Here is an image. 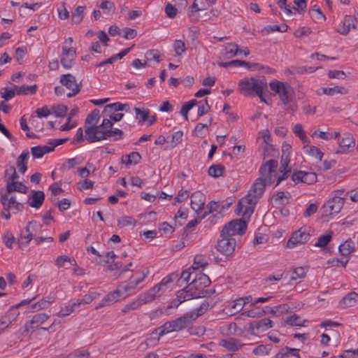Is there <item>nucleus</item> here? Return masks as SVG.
Segmentation results:
<instances>
[{"mask_svg": "<svg viewBox=\"0 0 358 358\" xmlns=\"http://www.w3.org/2000/svg\"><path fill=\"white\" fill-rule=\"evenodd\" d=\"M113 126L111 120L105 118L100 125L85 127V138L90 143L108 138L113 141L122 139L124 132L120 129H113Z\"/></svg>", "mask_w": 358, "mask_h": 358, "instance_id": "nucleus-1", "label": "nucleus"}, {"mask_svg": "<svg viewBox=\"0 0 358 358\" xmlns=\"http://www.w3.org/2000/svg\"><path fill=\"white\" fill-rule=\"evenodd\" d=\"M208 306V302H203L199 308H196L195 311L187 313L176 320L165 322L162 326L158 327L156 331L159 336H162L173 331L183 330L197 317L203 315L207 310Z\"/></svg>", "mask_w": 358, "mask_h": 358, "instance_id": "nucleus-2", "label": "nucleus"}, {"mask_svg": "<svg viewBox=\"0 0 358 358\" xmlns=\"http://www.w3.org/2000/svg\"><path fill=\"white\" fill-rule=\"evenodd\" d=\"M266 185H270L264 181L262 178H257L250 187L248 194L238 202L235 210L236 213L250 217L253 213L255 204L264 194Z\"/></svg>", "mask_w": 358, "mask_h": 358, "instance_id": "nucleus-3", "label": "nucleus"}, {"mask_svg": "<svg viewBox=\"0 0 358 358\" xmlns=\"http://www.w3.org/2000/svg\"><path fill=\"white\" fill-rule=\"evenodd\" d=\"M210 280L209 277L202 273H195L193 280L184 289L177 292L180 302H183L192 299L205 297L208 291L205 288L209 286Z\"/></svg>", "mask_w": 358, "mask_h": 358, "instance_id": "nucleus-4", "label": "nucleus"}, {"mask_svg": "<svg viewBox=\"0 0 358 358\" xmlns=\"http://www.w3.org/2000/svg\"><path fill=\"white\" fill-rule=\"evenodd\" d=\"M238 87L243 95L248 96L255 93H260L261 90H267V83L264 79L244 78L238 83Z\"/></svg>", "mask_w": 358, "mask_h": 358, "instance_id": "nucleus-5", "label": "nucleus"}, {"mask_svg": "<svg viewBox=\"0 0 358 358\" xmlns=\"http://www.w3.org/2000/svg\"><path fill=\"white\" fill-rule=\"evenodd\" d=\"M43 225L35 220L29 222L24 230L21 231V239H25V242L19 241V248L22 245L27 246L34 237L37 236L42 232Z\"/></svg>", "mask_w": 358, "mask_h": 358, "instance_id": "nucleus-6", "label": "nucleus"}, {"mask_svg": "<svg viewBox=\"0 0 358 358\" xmlns=\"http://www.w3.org/2000/svg\"><path fill=\"white\" fill-rule=\"evenodd\" d=\"M247 229V222L242 219L233 220L224 226L221 231L222 236L232 237L243 235Z\"/></svg>", "mask_w": 358, "mask_h": 358, "instance_id": "nucleus-7", "label": "nucleus"}, {"mask_svg": "<svg viewBox=\"0 0 358 358\" xmlns=\"http://www.w3.org/2000/svg\"><path fill=\"white\" fill-rule=\"evenodd\" d=\"M278 164L275 159H270L263 164L259 169V178H262L267 184L271 185L275 177Z\"/></svg>", "mask_w": 358, "mask_h": 358, "instance_id": "nucleus-8", "label": "nucleus"}, {"mask_svg": "<svg viewBox=\"0 0 358 358\" xmlns=\"http://www.w3.org/2000/svg\"><path fill=\"white\" fill-rule=\"evenodd\" d=\"M270 88L279 95L280 101L284 104L289 103V96L292 92V88L288 83L273 80L269 84Z\"/></svg>", "mask_w": 358, "mask_h": 358, "instance_id": "nucleus-9", "label": "nucleus"}, {"mask_svg": "<svg viewBox=\"0 0 358 358\" xmlns=\"http://www.w3.org/2000/svg\"><path fill=\"white\" fill-rule=\"evenodd\" d=\"M344 204V198L338 195H334L327 203H325L322 209L324 210V216H333L338 214Z\"/></svg>", "mask_w": 358, "mask_h": 358, "instance_id": "nucleus-10", "label": "nucleus"}, {"mask_svg": "<svg viewBox=\"0 0 358 358\" xmlns=\"http://www.w3.org/2000/svg\"><path fill=\"white\" fill-rule=\"evenodd\" d=\"M60 83L71 92L67 94L69 98L73 97L80 91V84H78L76 77L72 74L67 73L62 75L59 80Z\"/></svg>", "mask_w": 358, "mask_h": 358, "instance_id": "nucleus-11", "label": "nucleus"}, {"mask_svg": "<svg viewBox=\"0 0 358 358\" xmlns=\"http://www.w3.org/2000/svg\"><path fill=\"white\" fill-rule=\"evenodd\" d=\"M221 239L218 241L217 244V250L224 255H231L234 250L236 245L235 238L227 236H222L220 234Z\"/></svg>", "mask_w": 358, "mask_h": 358, "instance_id": "nucleus-12", "label": "nucleus"}, {"mask_svg": "<svg viewBox=\"0 0 358 358\" xmlns=\"http://www.w3.org/2000/svg\"><path fill=\"white\" fill-rule=\"evenodd\" d=\"M273 321L268 318H263L259 320H255L249 324L248 331L250 334L257 336L273 327Z\"/></svg>", "mask_w": 358, "mask_h": 358, "instance_id": "nucleus-13", "label": "nucleus"}, {"mask_svg": "<svg viewBox=\"0 0 358 358\" xmlns=\"http://www.w3.org/2000/svg\"><path fill=\"white\" fill-rule=\"evenodd\" d=\"M310 238V234L303 228L299 229L292 233L291 237L287 242V247L293 248L297 245H301L306 243Z\"/></svg>", "mask_w": 358, "mask_h": 358, "instance_id": "nucleus-14", "label": "nucleus"}, {"mask_svg": "<svg viewBox=\"0 0 358 358\" xmlns=\"http://www.w3.org/2000/svg\"><path fill=\"white\" fill-rule=\"evenodd\" d=\"M76 57V51L74 48L62 47L61 64L66 69H71L73 61Z\"/></svg>", "mask_w": 358, "mask_h": 358, "instance_id": "nucleus-15", "label": "nucleus"}, {"mask_svg": "<svg viewBox=\"0 0 358 358\" xmlns=\"http://www.w3.org/2000/svg\"><path fill=\"white\" fill-rule=\"evenodd\" d=\"M355 22V17H352L351 15H347L345 16L343 20L339 24L337 29V31L343 35L346 36L349 34L350 29H356L357 25Z\"/></svg>", "mask_w": 358, "mask_h": 358, "instance_id": "nucleus-16", "label": "nucleus"}, {"mask_svg": "<svg viewBox=\"0 0 358 358\" xmlns=\"http://www.w3.org/2000/svg\"><path fill=\"white\" fill-rule=\"evenodd\" d=\"M49 318V315L45 313H39L35 315L32 319L24 325V331L29 332V329H36L41 324L44 323Z\"/></svg>", "mask_w": 358, "mask_h": 358, "instance_id": "nucleus-17", "label": "nucleus"}, {"mask_svg": "<svg viewBox=\"0 0 358 358\" xmlns=\"http://www.w3.org/2000/svg\"><path fill=\"white\" fill-rule=\"evenodd\" d=\"M31 196H29V205L36 209L41 208L45 200V194L43 191L31 190Z\"/></svg>", "mask_w": 358, "mask_h": 358, "instance_id": "nucleus-18", "label": "nucleus"}, {"mask_svg": "<svg viewBox=\"0 0 358 358\" xmlns=\"http://www.w3.org/2000/svg\"><path fill=\"white\" fill-rule=\"evenodd\" d=\"M355 145V140L349 134H345L339 143V148L337 153H347L350 151Z\"/></svg>", "mask_w": 358, "mask_h": 358, "instance_id": "nucleus-19", "label": "nucleus"}, {"mask_svg": "<svg viewBox=\"0 0 358 358\" xmlns=\"http://www.w3.org/2000/svg\"><path fill=\"white\" fill-rule=\"evenodd\" d=\"M123 299L120 294V290L117 288L114 292H110L101 300V301L97 305L96 308H99L106 306L111 305L120 299Z\"/></svg>", "mask_w": 358, "mask_h": 358, "instance_id": "nucleus-20", "label": "nucleus"}, {"mask_svg": "<svg viewBox=\"0 0 358 358\" xmlns=\"http://www.w3.org/2000/svg\"><path fill=\"white\" fill-rule=\"evenodd\" d=\"M8 193L1 195V203L5 202V204L10 206V208L13 207L17 212L22 211L24 208V205L16 201V197L11 196L10 197L8 195Z\"/></svg>", "mask_w": 358, "mask_h": 358, "instance_id": "nucleus-21", "label": "nucleus"}, {"mask_svg": "<svg viewBox=\"0 0 358 358\" xmlns=\"http://www.w3.org/2000/svg\"><path fill=\"white\" fill-rule=\"evenodd\" d=\"M29 157V151L24 150L17 159L16 164L18 171L24 174L27 170V163Z\"/></svg>", "mask_w": 358, "mask_h": 358, "instance_id": "nucleus-22", "label": "nucleus"}, {"mask_svg": "<svg viewBox=\"0 0 358 358\" xmlns=\"http://www.w3.org/2000/svg\"><path fill=\"white\" fill-rule=\"evenodd\" d=\"M203 195L200 192H195L192 194L191 208L197 213L203 210L204 202L202 201Z\"/></svg>", "mask_w": 358, "mask_h": 358, "instance_id": "nucleus-23", "label": "nucleus"}, {"mask_svg": "<svg viewBox=\"0 0 358 358\" xmlns=\"http://www.w3.org/2000/svg\"><path fill=\"white\" fill-rule=\"evenodd\" d=\"M162 293H159L154 286L151 289H150L144 294L140 295L138 298V300L142 306L143 304L151 302L155 299L156 296H159Z\"/></svg>", "mask_w": 358, "mask_h": 358, "instance_id": "nucleus-24", "label": "nucleus"}, {"mask_svg": "<svg viewBox=\"0 0 358 358\" xmlns=\"http://www.w3.org/2000/svg\"><path fill=\"white\" fill-rule=\"evenodd\" d=\"M222 331L223 334L230 336H241L243 333V330L238 327L235 322H231L222 327Z\"/></svg>", "mask_w": 358, "mask_h": 358, "instance_id": "nucleus-25", "label": "nucleus"}, {"mask_svg": "<svg viewBox=\"0 0 358 358\" xmlns=\"http://www.w3.org/2000/svg\"><path fill=\"white\" fill-rule=\"evenodd\" d=\"M223 55L227 58H231L241 54V50L239 49L238 45L234 43H227L224 46Z\"/></svg>", "mask_w": 358, "mask_h": 358, "instance_id": "nucleus-26", "label": "nucleus"}, {"mask_svg": "<svg viewBox=\"0 0 358 358\" xmlns=\"http://www.w3.org/2000/svg\"><path fill=\"white\" fill-rule=\"evenodd\" d=\"M141 159V155L137 152H132L129 155L122 157V162L127 166L136 165L139 163Z\"/></svg>", "mask_w": 358, "mask_h": 358, "instance_id": "nucleus-27", "label": "nucleus"}, {"mask_svg": "<svg viewBox=\"0 0 358 358\" xmlns=\"http://www.w3.org/2000/svg\"><path fill=\"white\" fill-rule=\"evenodd\" d=\"M28 191V187L24 185L22 182L16 181L6 185L7 193H11L13 192H18L20 193L26 194Z\"/></svg>", "mask_w": 358, "mask_h": 358, "instance_id": "nucleus-28", "label": "nucleus"}, {"mask_svg": "<svg viewBox=\"0 0 358 358\" xmlns=\"http://www.w3.org/2000/svg\"><path fill=\"white\" fill-rule=\"evenodd\" d=\"M299 349L286 347L281 352L277 354V358H300Z\"/></svg>", "mask_w": 358, "mask_h": 358, "instance_id": "nucleus-29", "label": "nucleus"}, {"mask_svg": "<svg viewBox=\"0 0 358 358\" xmlns=\"http://www.w3.org/2000/svg\"><path fill=\"white\" fill-rule=\"evenodd\" d=\"M127 104H123L120 102H115L113 103L108 104L105 106L103 114V115H110V113H115L116 111H121L124 110Z\"/></svg>", "mask_w": 358, "mask_h": 358, "instance_id": "nucleus-30", "label": "nucleus"}, {"mask_svg": "<svg viewBox=\"0 0 358 358\" xmlns=\"http://www.w3.org/2000/svg\"><path fill=\"white\" fill-rule=\"evenodd\" d=\"M355 250V245L351 239L345 241L343 243L341 244L338 247V250L341 255L347 256L352 253Z\"/></svg>", "mask_w": 358, "mask_h": 358, "instance_id": "nucleus-31", "label": "nucleus"}, {"mask_svg": "<svg viewBox=\"0 0 358 358\" xmlns=\"http://www.w3.org/2000/svg\"><path fill=\"white\" fill-rule=\"evenodd\" d=\"M15 92L17 95H22V94H27L28 93H30L31 94H34L36 92L37 90V85H34L31 86L28 85H21V86H17L14 85Z\"/></svg>", "mask_w": 358, "mask_h": 358, "instance_id": "nucleus-32", "label": "nucleus"}, {"mask_svg": "<svg viewBox=\"0 0 358 358\" xmlns=\"http://www.w3.org/2000/svg\"><path fill=\"white\" fill-rule=\"evenodd\" d=\"M222 345L229 350H238L243 345L235 338H229L222 341Z\"/></svg>", "mask_w": 358, "mask_h": 358, "instance_id": "nucleus-33", "label": "nucleus"}, {"mask_svg": "<svg viewBox=\"0 0 358 358\" xmlns=\"http://www.w3.org/2000/svg\"><path fill=\"white\" fill-rule=\"evenodd\" d=\"M85 8V6H79L75 9L71 17V20L73 24H78L83 20Z\"/></svg>", "mask_w": 358, "mask_h": 358, "instance_id": "nucleus-34", "label": "nucleus"}, {"mask_svg": "<svg viewBox=\"0 0 358 358\" xmlns=\"http://www.w3.org/2000/svg\"><path fill=\"white\" fill-rule=\"evenodd\" d=\"M323 92L329 96H334L336 94H347L348 93V90L344 87L335 86L334 87L324 88Z\"/></svg>", "mask_w": 358, "mask_h": 358, "instance_id": "nucleus-35", "label": "nucleus"}, {"mask_svg": "<svg viewBox=\"0 0 358 358\" xmlns=\"http://www.w3.org/2000/svg\"><path fill=\"white\" fill-rule=\"evenodd\" d=\"M357 296L358 294L354 292L348 294L340 301V306L342 308L352 306L356 302L355 296Z\"/></svg>", "mask_w": 358, "mask_h": 358, "instance_id": "nucleus-36", "label": "nucleus"}, {"mask_svg": "<svg viewBox=\"0 0 358 358\" xmlns=\"http://www.w3.org/2000/svg\"><path fill=\"white\" fill-rule=\"evenodd\" d=\"M291 307L287 303L280 304L269 308V313L283 315L289 313Z\"/></svg>", "mask_w": 358, "mask_h": 358, "instance_id": "nucleus-37", "label": "nucleus"}, {"mask_svg": "<svg viewBox=\"0 0 358 358\" xmlns=\"http://www.w3.org/2000/svg\"><path fill=\"white\" fill-rule=\"evenodd\" d=\"M306 322V320H301L300 316L296 314L287 317L285 319V322L291 326L303 327Z\"/></svg>", "mask_w": 358, "mask_h": 358, "instance_id": "nucleus-38", "label": "nucleus"}, {"mask_svg": "<svg viewBox=\"0 0 358 358\" xmlns=\"http://www.w3.org/2000/svg\"><path fill=\"white\" fill-rule=\"evenodd\" d=\"M225 167L224 166L220 164H213L209 167L208 173L209 176L213 178H218L222 176Z\"/></svg>", "mask_w": 358, "mask_h": 358, "instance_id": "nucleus-39", "label": "nucleus"}, {"mask_svg": "<svg viewBox=\"0 0 358 358\" xmlns=\"http://www.w3.org/2000/svg\"><path fill=\"white\" fill-rule=\"evenodd\" d=\"M198 104V101L196 99L190 100L189 101L185 102L181 107L180 113L184 117L185 120H188V112L194 106Z\"/></svg>", "mask_w": 358, "mask_h": 358, "instance_id": "nucleus-40", "label": "nucleus"}, {"mask_svg": "<svg viewBox=\"0 0 358 358\" xmlns=\"http://www.w3.org/2000/svg\"><path fill=\"white\" fill-rule=\"evenodd\" d=\"M208 265L206 259L202 255H197L194 259V264L192 268L194 271H196L200 268H205Z\"/></svg>", "mask_w": 358, "mask_h": 358, "instance_id": "nucleus-41", "label": "nucleus"}, {"mask_svg": "<svg viewBox=\"0 0 358 358\" xmlns=\"http://www.w3.org/2000/svg\"><path fill=\"white\" fill-rule=\"evenodd\" d=\"M333 231H329L327 234L322 235L318 238L317 241L315 243V247L323 248L328 245L332 239Z\"/></svg>", "mask_w": 358, "mask_h": 358, "instance_id": "nucleus-42", "label": "nucleus"}, {"mask_svg": "<svg viewBox=\"0 0 358 358\" xmlns=\"http://www.w3.org/2000/svg\"><path fill=\"white\" fill-rule=\"evenodd\" d=\"M290 194L287 192V194L284 192H278L274 197V201L277 204L286 205L289 203Z\"/></svg>", "mask_w": 358, "mask_h": 358, "instance_id": "nucleus-43", "label": "nucleus"}, {"mask_svg": "<svg viewBox=\"0 0 358 358\" xmlns=\"http://www.w3.org/2000/svg\"><path fill=\"white\" fill-rule=\"evenodd\" d=\"M136 115V119L138 120V124H142L149 118V110L141 109L139 108H134Z\"/></svg>", "mask_w": 358, "mask_h": 358, "instance_id": "nucleus-44", "label": "nucleus"}, {"mask_svg": "<svg viewBox=\"0 0 358 358\" xmlns=\"http://www.w3.org/2000/svg\"><path fill=\"white\" fill-rule=\"evenodd\" d=\"M18 314V313H14L13 314L10 313V315L4 316L0 321V331L7 328L15 320Z\"/></svg>", "mask_w": 358, "mask_h": 358, "instance_id": "nucleus-45", "label": "nucleus"}, {"mask_svg": "<svg viewBox=\"0 0 358 358\" xmlns=\"http://www.w3.org/2000/svg\"><path fill=\"white\" fill-rule=\"evenodd\" d=\"M99 119V111L97 109L92 110L86 117L85 120V127L87 124L96 125Z\"/></svg>", "mask_w": 358, "mask_h": 358, "instance_id": "nucleus-46", "label": "nucleus"}, {"mask_svg": "<svg viewBox=\"0 0 358 358\" xmlns=\"http://www.w3.org/2000/svg\"><path fill=\"white\" fill-rule=\"evenodd\" d=\"M148 273L149 271L148 270L146 271V272H142L141 276L136 279H134V277L131 276L129 278V281L127 282L134 292L136 287L138 286V285H139L144 280L145 278L147 276Z\"/></svg>", "mask_w": 358, "mask_h": 358, "instance_id": "nucleus-47", "label": "nucleus"}, {"mask_svg": "<svg viewBox=\"0 0 358 358\" xmlns=\"http://www.w3.org/2000/svg\"><path fill=\"white\" fill-rule=\"evenodd\" d=\"M99 8L103 10L104 13L108 15L111 13H114L115 10V4L108 0L102 1L99 6Z\"/></svg>", "mask_w": 358, "mask_h": 358, "instance_id": "nucleus-48", "label": "nucleus"}, {"mask_svg": "<svg viewBox=\"0 0 358 358\" xmlns=\"http://www.w3.org/2000/svg\"><path fill=\"white\" fill-rule=\"evenodd\" d=\"M207 208L208 210L206 212L208 213V215L215 211L221 213L224 210V205H221V203L217 202L210 201L208 203Z\"/></svg>", "mask_w": 358, "mask_h": 358, "instance_id": "nucleus-49", "label": "nucleus"}, {"mask_svg": "<svg viewBox=\"0 0 358 358\" xmlns=\"http://www.w3.org/2000/svg\"><path fill=\"white\" fill-rule=\"evenodd\" d=\"M78 310H79V308L75 302L71 306H66L64 308H62L60 311L58 313V316L65 317Z\"/></svg>", "mask_w": 358, "mask_h": 358, "instance_id": "nucleus-50", "label": "nucleus"}, {"mask_svg": "<svg viewBox=\"0 0 358 358\" xmlns=\"http://www.w3.org/2000/svg\"><path fill=\"white\" fill-rule=\"evenodd\" d=\"M117 289L120 290V294L122 295V297H123V299L134 292V291L131 289V288L127 282H123L120 285H119L117 286Z\"/></svg>", "mask_w": 358, "mask_h": 358, "instance_id": "nucleus-51", "label": "nucleus"}, {"mask_svg": "<svg viewBox=\"0 0 358 358\" xmlns=\"http://www.w3.org/2000/svg\"><path fill=\"white\" fill-rule=\"evenodd\" d=\"M145 56L146 59L148 61L155 60L157 63H159L162 60L161 55L157 50H150L146 52Z\"/></svg>", "mask_w": 358, "mask_h": 358, "instance_id": "nucleus-52", "label": "nucleus"}, {"mask_svg": "<svg viewBox=\"0 0 358 358\" xmlns=\"http://www.w3.org/2000/svg\"><path fill=\"white\" fill-rule=\"evenodd\" d=\"M245 303L246 302L244 301L243 299H238L230 305V309L234 313L239 312L243 308Z\"/></svg>", "mask_w": 358, "mask_h": 358, "instance_id": "nucleus-53", "label": "nucleus"}, {"mask_svg": "<svg viewBox=\"0 0 358 358\" xmlns=\"http://www.w3.org/2000/svg\"><path fill=\"white\" fill-rule=\"evenodd\" d=\"M118 226L121 227H127L129 225H135L136 220L132 217L130 216H123L118 219L117 220Z\"/></svg>", "mask_w": 358, "mask_h": 358, "instance_id": "nucleus-54", "label": "nucleus"}, {"mask_svg": "<svg viewBox=\"0 0 358 358\" xmlns=\"http://www.w3.org/2000/svg\"><path fill=\"white\" fill-rule=\"evenodd\" d=\"M306 274V269L304 267H298L294 269L290 280L304 278Z\"/></svg>", "mask_w": 358, "mask_h": 358, "instance_id": "nucleus-55", "label": "nucleus"}, {"mask_svg": "<svg viewBox=\"0 0 358 358\" xmlns=\"http://www.w3.org/2000/svg\"><path fill=\"white\" fill-rule=\"evenodd\" d=\"M173 48L177 55H181L186 50L185 44L181 40H176L173 43Z\"/></svg>", "mask_w": 358, "mask_h": 358, "instance_id": "nucleus-56", "label": "nucleus"}, {"mask_svg": "<svg viewBox=\"0 0 358 358\" xmlns=\"http://www.w3.org/2000/svg\"><path fill=\"white\" fill-rule=\"evenodd\" d=\"M3 240L6 247H8L10 249L13 248V245L15 241V238L10 231H6L4 234L3 236Z\"/></svg>", "mask_w": 358, "mask_h": 358, "instance_id": "nucleus-57", "label": "nucleus"}, {"mask_svg": "<svg viewBox=\"0 0 358 358\" xmlns=\"http://www.w3.org/2000/svg\"><path fill=\"white\" fill-rule=\"evenodd\" d=\"M52 110L56 117H64L66 114L68 108L64 105H57L52 107Z\"/></svg>", "mask_w": 358, "mask_h": 358, "instance_id": "nucleus-58", "label": "nucleus"}, {"mask_svg": "<svg viewBox=\"0 0 358 358\" xmlns=\"http://www.w3.org/2000/svg\"><path fill=\"white\" fill-rule=\"evenodd\" d=\"M198 103L201 104L198 107V116H202L209 111L210 107L208 105L207 99H205L203 101H201L199 102L198 101Z\"/></svg>", "mask_w": 358, "mask_h": 358, "instance_id": "nucleus-59", "label": "nucleus"}, {"mask_svg": "<svg viewBox=\"0 0 358 358\" xmlns=\"http://www.w3.org/2000/svg\"><path fill=\"white\" fill-rule=\"evenodd\" d=\"M289 153H282L281 157V164L280 167V172H282L283 171L291 169L289 167Z\"/></svg>", "mask_w": 358, "mask_h": 358, "instance_id": "nucleus-60", "label": "nucleus"}, {"mask_svg": "<svg viewBox=\"0 0 358 358\" xmlns=\"http://www.w3.org/2000/svg\"><path fill=\"white\" fill-rule=\"evenodd\" d=\"M291 179L295 184H298L300 182L304 183V171H294L291 176Z\"/></svg>", "mask_w": 358, "mask_h": 358, "instance_id": "nucleus-61", "label": "nucleus"}, {"mask_svg": "<svg viewBox=\"0 0 358 358\" xmlns=\"http://www.w3.org/2000/svg\"><path fill=\"white\" fill-rule=\"evenodd\" d=\"M182 136H183L182 131H178L174 132L171 135V139L169 141L171 144V146L173 148V147L176 146L179 143H180L182 141Z\"/></svg>", "mask_w": 358, "mask_h": 358, "instance_id": "nucleus-62", "label": "nucleus"}, {"mask_svg": "<svg viewBox=\"0 0 358 358\" xmlns=\"http://www.w3.org/2000/svg\"><path fill=\"white\" fill-rule=\"evenodd\" d=\"M288 26L285 24H283L280 26L279 25H269L264 28V29L268 32H273V31H280V32H285L287 30Z\"/></svg>", "mask_w": 358, "mask_h": 358, "instance_id": "nucleus-63", "label": "nucleus"}, {"mask_svg": "<svg viewBox=\"0 0 358 358\" xmlns=\"http://www.w3.org/2000/svg\"><path fill=\"white\" fill-rule=\"evenodd\" d=\"M71 358H88L90 352L87 350H76L69 354Z\"/></svg>", "mask_w": 358, "mask_h": 358, "instance_id": "nucleus-64", "label": "nucleus"}]
</instances>
